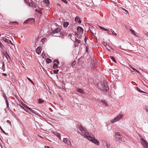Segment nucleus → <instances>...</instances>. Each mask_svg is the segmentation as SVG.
Returning a JSON list of instances; mask_svg holds the SVG:
<instances>
[{"label": "nucleus", "instance_id": "nucleus-1", "mask_svg": "<svg viewBox=\"0 0 148 148\" xmlns=\"http://www.w3.org/2000/svg\"><path fill=\"white\" fill-rule=\"evenodd\" d=\"M78 129L81 131L80 134L84 137H86L89 140L92 141L96 145H99L100 143L98 140L96 139L94 135L88 132L87 130L81 125L78 126Z\"/></svg>", "mask_w": 148, "mask_h": 148}, {"label": "nucleus", "instance_id": "nucleus-2", "mask_svg": "<svg viewBox=\"0 0 148 148\" xmlns=\"http://www.w3.org/2000/svg\"><path fill=\"white\" fill-rule=\"evenodd\" d=\"M98 90L103 94H105L109 90V88L106 82L103 81L99 82L97 84Z\"/></svg>", "mask_w": 148, "mask_h": 148}, {"label": "nucleus", "instance_id": "nucleus-3", "mask_svg": "<svg viewBox=\"0 0 148 148\" xmlns=\"http://www.w3.org/2000/svg\"><path fill=\"white\" fill-rule=\"evenodd\" d=\"M18 106L26 112H28L30 113L31 112L34 113L37 115H39V114L36 111H37V110L36 109H32L26 105L24 104L23 103H21V104H19Z\"/></svg>", "mask_w": 148, "mask_h": 148}, {"label": "nucleus", "instance_id": "nucleus-4", "mask_svg": "<svg viewBox=\"0 0 148 148\" xmlns=\"http://www.w3.org/2000/svg\"><path fill=\"white\" fill-rule=\"evenodd\" d=\"M115 137L116 140L118 142L120 143L122 141L123 136L121 133L118 132H115Z\"/></svg>", "mask_w": 148, "mask_h": 148}, {"label": "nucleus", "instance_id": "nucleus-5", "mask_svg": "<svg viewBox=\"0 0 148 148\" xmlns=\"http://www.w3.org/2000/svg\"><path fill=\"white\" fill-rule=\"evenodd\" d=\"M123 117V114H119L117 116L114 118L111 121V122L112 123H114L115 122L120 120Z\"/></svg>", "mask_w": 148, "mask_h": 148}, {"label": "nucleus", "instance_id": "nucleus-6", "mask_svg": "<svg viewBox=\"0 0 148 148\" xmlns=\"http://www.w3.org/2000/svg\"><path fill=\"white\" fill-rule=\"evenodd\" d=\"M140 141L144 148H148V143L143 138H141Z\"/></svg>", "mask_w": 148, "mask_h": 148}, {"label": "nucleus", "instance_id": "nucleus-7", "mask_svg": "<svg viewBox=\"0 0 148 148\" xmlns=\"http://www.w3.org/2000/svg\"><path fill=\"white\" fill-rule=\"evenodd\" d=\"M35 20L34 18H29L27 19L26 21H24L23 23L24 24H26L28 23V22H34Z\"/></svg>", "mask_w": 148, "mask_h": 148}, {"label": "nucleus", "instance_id": "nucleus-8", "mask_svg": "<svg viewBox=\"0 0 148 148\" xmlns=\"http://www.w3.org/2000/svg\"><path fill=\"white\" fill-rule=\"evenodd\" d=\"M64 142L67 144L68 145H71V143L70 140L67 138H64L63 140Z\"/></svg>", "mask_w": 148, "mask_h": 148}, {"label": "nucleus", "instance_id": "nucleus-9", "mask_svg": "<svg viewBox=\"0 0 148 148\" xmlns=\"http://www.w3.org/2000/svg\"><path fill=\"white\" fill-rule=\"evenodd\" d=\"M77 30L79 33L81 34L83 33L84 31L83 29L79 26L77 27Z\"/></svg>", "mask_w": 148, "mask_h": 148}, {"label": "nucleus", "instance_id": "nucleus-10", "mask_svg": "<svg viewBox=\"0 0 148 148\" xmlns=\"http://www.w3.org/2000/svg\"><path fill=\"white\" fill-rule=\"evenodd\" d=\"M81 43V41L77 39H75V47L78 46Z\"/></svg>", "mask_w": 148, "mask_h": 148}, {"label": "nucleus", "instance_id": "nucleus-11", "mask_svg": "<svg viewBox=\"0 0 148 148\" xmlns=\"http://www.w3.org/2000/svg\"><path fill=\"white\" fill-rule=\"evenodd\" d=\"M3 41L7 43H10L12 45H13V44L10 40H8L7 38H3Z\"/></svg>", "mask_w": 148, "mask_h": 148}, {"label": "nucleus", "instance_id": "nucleus-12", "mask_svg": "<svg viewBox=\"0 0 148 148\" xmlns=\"http://www.w3.org/2000/svg\"><path fill=\"white\" fill-rule=\"evenodd\" d=\"M60 31L61 29L60 28H57L56 29L52 31V33L54 34L60 32Z\"/></svg>", "mask_w": 148, "mask_h": 148}, {"label": "nucleus", "instance_id": "nucleus-13", "mask_svg": "<svg viewBox=\"0 0 148 148\" xmlns=\"http://www.w3.org/2000/svg\"><path fill=\"white\" fill-rule=\"evenodd\" d=\"M95 62L94 60L91 61L90 66L92 69H94L95 68Z\"/></svg>", "mask_w": 148, "mask_h": 148}, {"label": "nucleus", "instance_id": "nucleus-14", "mask_svg": "<svg viewBox=\"0 0 148 148\" xmlns=\"http://www.w3.org/2000/svg\"><path fill=\"white\" fill-rule=\"evenodd\" d=\"M75 21L77 23H80L81 22L80 18L78 16H77L75 18Z\"/></svg>", "mask_w": 148, "mask_h": 148}, {"label": "nucleus", "instance_id": "nucleus-15", "mask_svg": "<svg viewBox=\"0 0 148 148\" xmlns=\"http://www.w3.org/2000/svg\"><path fill=\"white\" fill-rule=\"evenodd\" d=\"M41 51V48L40 47H38L36 49V53L38 54H40Z\"/></svg>", "mask_w": 148, "mask_h": 148}, {"label": "nucleus", "instance_id": "nucleus-16", "mask_svg": "<svg viewBox=\"0 0 148 148\" xmlns=\"http://www.w3.org/2000/svg\"><path fill=\"white\" fill-rule=\"evenodd\" d=\"M118 72L119 70L117 69H114L112 71V73L115 75H117L118 74Z\"/></svg>", "mask_w": 148, "mask_h": 148}, {"label": "nucleus", "instance_id": "nucleus-17", "mask_svg": "<svg viewBox=\"0 0 148 148\" xmlns=\"http://www.w3.org/2000/svg\"><path fill=\"white\" fill-rule=\"evenodd\" d=\"M81 34L79 33H75V34L77 37L79 39H81L82 38Z\"/></svg>", "mask_w": 148, "mask_h": 148}, {"label": "nucleus", "instance_id": "nucleus-18", "mask_svg": "<svg viewBox=\"0 0 148 148\" xmlns=\"http://www.w3.org/2000/svg\"><path fill=\"white\" fill-rule=\"evenodd\" d=\"M58 64H56V63H54L53 65V68L54 69H56V68H58Z\"/></svg>", "mask_w": 148, "mask_h": 148}, {"label": "nucleus", "instance_id": "nucleus-19", "mask_svg": "<svg viewBox=\"0 0 148 148\" xmlns=\"http://www.w3.org/2000/svg\"><path fill=\"white\" fill-rule=\"evenodd\" d=\"M69 23L68 22H65L63 24L64 27H66L68 26Z\"/></svg>", "mask_w": 148, "mask_h": 148}, {"label": "nucleus", "instance_id": "nucleus-20", "mask_svg": "<svg viewBox=\"0 0 148 148\" xmlns=\"http://www.w3.org/2000/svg\"><path fill=\"white\" fill-rule=\"evenodd\" d=\"M101 102L103 104H104L106 106H108V104L107 103L105 100H102Z\"/></svg>", "mask_w": 148, "mask_h": 148}, {"label": "nucleus", "instance_id": "nucleus-21", "mask_svg": "<svg viewBox=\"0 0 148 148\" xmlns=\"http://www.w3.org/2000/svg\"><path fill=\"white\" fill-rule=\"evenodd\" d=\"M77 63V61L76 60L74 61L71 64V66L73 67H74V66H75Z\"/></svg>", "mask_w": 148, "mask_h": 148}, {"label": "nucleus", "instance_id": "nucleus-22", "mask_svg": "<svg viewBox=\"0 0 148 148\" xmlns=\"http://www.w3.org/2000/svg\"><path fill=\"white\" fill-rule=\"evenodd\" d=\"M77 91L81 93H83V91L81 88H78L77 89Z\"/></svg>", "mask_w": 148, "mask_h": 148}, {"label": "nucleus", "instance_id": "nucleus-23", "mask_svg": "<svg viewBox=\"0 0 148 148\" xmlns=\"http://www.w3.org/2000/svg\"><path fill=\"white\" fill-rule=\"evenodd\" d=\"M44 101L42 99H39L38 102L39 103H43Z\"/></svg>", "mask_w": 148, "mask_h": 148}, {"label": "nucleus", "instance_id": "nucleus-24", "mask_svg": "<svg viewBox=\"0 0 148 148\" xmlns=\"http://www.w3.org/2000/svg\"><path fill=\"white\" fill-rule=\"evenodd\" d=\"M46 62L47 63H51V60L49 58H48L46 60Z\"/></svg>", "mask_w": 148, "mask_h": 148}, {"label": "nucleus", "instance_id": "nucleus-25", "mask_svg": "<svg viewBox=\"0 0 148 148\" xmlns=\"http://www.w3.org/2000/svg\"><path fill=\"white\" fill-rule=\"evenodd\" d=\"M53 62L54 63H56V64H59V63H60V62H59V61H58V60H57V59L55 60Z\"/></svg>", "mask_w": 148, "mask_h": 148}, {"label": "nucleus", "instance_id": "nucleus-26", "mask_svg": "<svg viewBox=\"0 0 148 148\" xmlns=\"http://www.w3.org/2000/svg\"><path fill=\"white\" fill-rule=\"evenodd\" d=\"M110 58L114 62H116V60H115V58H114V57H113V56H111V58Z\"/></svg>", "mask_w": 148, "mask_h": 148}, {"label": "nucleus", "instance_id": "nucleus-27", "mask_svg": "<svg viewBox=\"0 0 148 148\" xmlns=\"http://www.w3.org/2000/svg\"><path fill=\"white\" fill-rule=\"evenodd\" d=\"M27 79L34 85V83L29 78L27 77Z\"/></svg>", "mask_w": 148, "mask_h": 148}, {"label": "nucleus", "instance_id": "nucleus-28", "mask_svg": "<svg viewBox=\"0 0 148 148\" xmlns=\"http://www.w3.org/2000/svg\"><path fill=\"white\" fill-rule=\"evenodd\" d=\"M106 48L108 50V51H110V49H112V48L110 47L109 46H107L106 47Z\"/></svg>", "mask_w": 148, "mask_h": 148}, {"label": "nucleus", "instance_id": "nucleus-29", "mask_svg": "<svg viewBox=\"0 0 148 148\" xmlns=\"http://www.w3.org/2000/svg\"><path fill=\"white\" fill-rule=\"evenodd\" d=\"M6 104L7 105V108H9V102L8 100L7 99H6Z\"/></svg>", "mask_w": 148, "mask_h": 148}, {"label": "nucleus", "instance_id": "nucleus-30", "mask_svg": "<svg viewBox=\"0 0 148 148\" xmlns=\"http://www.w3.org/2000/svg\"><path fill=\"white\" fill-rule=\"evenodd\" d=\"M46 3V5H47L49 3V0H44Z\"/></svg>", "mask_w": 148, "mask_h": 148}, {"label": "nucleus", "instance_id": "nucleus-31", "mask_svg": "<svg viewBox=\"0 0 148 148\" xmlns=\"http://www.w3.org/2000/svg\"><path fill=\"white\" fill-rule=\"evenodd\" d=\"M59 71L58 70H53V73L54 74H57L58 73V72Z\"/></svg>", "mask_w": 148, "mask_h": 148}, {"label": "nucleus", "instance_id": "nucleus-32", "mask_svg": "<svg viewBox=\"0 0 148 148\" xmlns=\"http://www.w3.org/2000/svg\"><path fill=\"white\" fill-rule=\"evenodd\" d=\"M3 97L5 98V100L6 101V99H7V97H6V95L5 94V93H3Z\"/></svg>", "mask_w": 148, "mask_h": 148}, {"label": "nucleus", "instance_id": "nucleus-33", "mask_svg": "<svg viewBox=\"0 0 148 148\" xmlns=\"http://www.w3.org/2000/svg\"><path fill=\"white\" fill-rule=\"evenodd\" d=\"M60 34L62 36H64L65 35V33L64 32H61L60 33Z\"/></svg>", "mask_w": 148, "mask_h": 148}, {"label": "nucleus", "instance_id": "nucleus-34", "mask_svg": "<svg viewBox=\"0 0 148 148\" xmlns=\"http://www.w3.org/2000/svg\"><path fill=\"white\" fill-rule=\"evenodd\" d=\"M73 35V34H69V35H68V37L69 38H71V39L72 40L71 38V37H72V35Z\"/></svg>", "mask_w": 148, "mask_h": 148}, {"label": "nucleus", "instance_id": "nucleus-35", "mask_svg": "<svg viewBox=\"0 0 148 148\" xmlns=\"http://www.w3.org/2000/svg\"><path fill=\"white\" fill-rule=\"evenodd\" d=\"M101 29H103L105 31H109V30L106 29L104 28V27H101Z\"/></svg>", "mask_w": 148, "mask_h": 148}, {"label": "nucleus", "instance_id": "nucleus-36", "mask_svg": "<svg viewBox=\"0 0 148 148\" xmlns=\"http://www.w3.org/2000/svg\"><path fill=\"white\" fill-rule=\"evenodd\" d=\"M2 69H3V71H4L5 70V67L4 65V62H3V65L2 66Z\"/></svg>", "mask_w": 148, "mask_h": 148}, {"label": "nucleus", "instance_id": "nucleus-37", "mask_svg": "<svg viewBox=\"0 0 148 148\" xmlns=\"http://www.w3.org/2000/svg\"><path fill=\"white\" fill-rule=\"evenodd\" d=\"M46 40V38H42V39H41V41L43 42L44 41H45Z\"/></svg>", "mask_w": 148, "mask_h": 148}, {"label": "nucleus", "instance_id": "nucleus-38", "mask_svg": "<svg viewBox=\"0 0 148 148\" xmlns=\"http://www.w3.org/2000/svg\"><path fill=\"white\" fill-rule=\"evenodd\" d=\"M103 45L105 46L106 47L107 46V43L105 42H103Z\"/></svg>", "mask_w": 148, "mask_h": 148}, {"label": "nucleus", "instance_id": "nucleus-39", "mask_svg": "<svg viewBox=\"0 0 148 148\" xmlns=\"http://www.w3.org/2000/svg\"><path fill=\"white\" fill-rule=\"evenodd\" d=\"M106 146L107 148H110V144H108L107 143H106Z\"/></svg>", "mask_w": 148, "mask_h": 148}, {"label": "nucleus", "instance_id": "nucleus-40", "mask_svg": "<svg viewBox=\"0 0 148 148\" xmlns=\"http://www.w3.org/2000/svg\"><path fill=\"white\" fill-rule=\"evenodd\" d=\"M130 30L131 31L132 33L134 35H136V34H135V32L134 30Z\"/></svg>", "mask_w": 148, "mask_h": 148}, {"label": "nucleus", "instance_id": "nucleus-41", "mask_svg": "<svg viewBox=\"0 0 148 148\" xmlns=\"http://www.w3.org/2000/svg\"><path fill=\"white\" fill-rule=\"evenodd\" d=\"M5 57L6 58H7V59H8L7 56H8L9 57H10L9 55H8V53H5Z\"/></svg>", "mask_w": 148, "mask_h": 148}, {"label": "nucleus", "instance_id": "nucleus-42", "mask_svg": "<svg viewBox=\"0 0 148 148\" xmlns=\"http://www.w3.org/2000/svg\"><path fill=\"white\" fill-rule=\"evenodd\" d=\"M137 90L140 92H144L143 91H141L140 90V89L138 88H137Z\"/></svg>", "mask_w": 148, "mask_h": 148}, {"label": "nucleus", "instance_id": "nucleus-43", "mask_svg": "<svg viewBox=\"0 0 148 148\" xmlns=\"http://www.w3.org/2000/svg\"><path fill=\"white\" fill-rule=\"evenodd\" d=\"M110 30H112V31L110 32V34H113V33H114V31L112 30V29H111Z\"/></svg>", "mask_w": 148, "mask_h": 148}, {"label": "nucleus", "instance_id": "nucleus-44", "mask_svg": "<svg viewBox=\"0 0 148 148\" xmlns=\"http://www.w3.org/2000/svg\"><path fill=\"white\" fill-rule=\"evenodd\" d=\"M130 67L132 70L134 71L135 69V68H134V67H132V66H130Z\"/></svg>", "mask_w": 148, "mask_h": 148}, {"label": "nucleus", "instance_id": "nucleus-45", "mask_svg": "<svg viewBox=\"0 0 148 148\" xmlns=\"http://www.w3.org/2000/svg\"><path fill=\"white\" fill-rule=\"evenodd\" d=\"M122 9L123 10H124L125 12H126L128 14V12L127 10H126L125 9H123V8H122Z\"/></svg>", "mask_w": 148, "mask_h": 148}, {"label": "nucleus", "instance_id": "nucleus-46", "mask_svg": "<svg viewBox=\"0 0 148 148\" xmlns=\"http://www.w3.org/2000/svg\"><path fill=\"white\" fill-rule=\"evenodd\" d=\"M134 71H135L137 73H140V72L139 71H138V70H136V69H135V70H134Z\"/></svg>", "mask_w": 148, "mask_h": 148}, {"label": "nucleus", "instance_id": "nucleus-47", "mask_svg": "<svg viewBox=\"0 0 148 148\" xmlns=\"http://www.w3.org/2000/svg\"><path fill=\"white\" fill-rule=\"evenodd\" d=\"M134 71H135L137 73H140V72L139 71H138V70H136V69H135V70H134Z\"/></svg>", "mask_w": 148, "mask_h": 148}, {"label": "nucleus", "instance_id": "nucleus-48", "mask_svg": "<svg viewBox=\"0 0 148 148\" xmlns=\"http://www.w3.org/2000/svg\"><path fill=\"white\" fill-rule=\"evenodd\" d=\"M3 75L5 76H7V74L5 73H3Z\"/></svg>", "mask_w": 148, "mask_h": 148}, {"label": "nucleus", "instance_id": "nucleus-49", "mask_svg": "<svg viewBox=\"0 0 148 148\" xmlns=\"http://www.w3.org/2000/svg\"><path fill=\"white\" fill-rule=\"evenodd\" d=\"M58 138L60 139V135L59 134H58Z\"/></svg>", "mask_w": 148, "mask_h": 148}, {"label": "nucleus", "instance_id": "nucleus-50", "mask_svg": "<svg viewBox=\"0 0 148 148\" xmlns=\"http://www.w3.org/2000/svg\"><path fill=\"white\" fill-rule=\"evenodd\" d=\"M146 111L148 113V107L146 108Z\"/></svg>", "mask_w": 148, "mask_h": 148}, {"label": "nucleus", "instance_id": "nucleus-51", "mask_svg": "<svg viewBox=\"0 0 148 148\" xmlns=\"http://www.w3.org/2000/svg\"><path fill=\"white\" fill-rule=\"evenodd\" d=\"M7 122H8V123H11L10 121H9V120H7Z\"/></svg>", "mask_w": 148, "mask_h": 148}, {"label": "nucleus", "instance_id": "nucleus-52", "mask_svg": "<svg viewBox=\"0 0 148 148\" xmlns=\"http://www.w3.org/2000/svg\"><path fill=\"white\" fill-rule=\"evenodd\" d=\"M107 33L108 34H110V31L109 30V31H107Z\"/></svg>", "mask_w": 148, "mask_h": 148}, {"label": "nucleus", "instance_id": "nucleus-53", "mask_svg": "<svg viewBox=\"0 0 148 148\" xmlns=\"http://www.w3.org/2000/svg\"><path fill=\"white\" fill-rule=\"evenodd\" d=\"M45 148H50V147L48 146L45 147Z\"/></svg>", "mask_w": 148, "mask_h": 148}, {"label": "nucleus", "instance_id": "nucleus-54", "mask_svg": "<svg viewBox=\"0 0 148 148\" xmlns=\"http://www.w3.org/2000/svg\"><path fill=\"white\" fill-rule=\"evenodd\" d=\"M1 130L2 131H3V132L4 133H5V132L2 130V129L1 128Z\"/></svg>", "mask_w": 148, "mask_h": 148}, {"label": "nucleus", "instance_id": "nucleus-55", "mask_svg": "<svg viewBox=\"0 0 148 148\" xmlns=\"http://www.w3.org/2000/svg\"><path fill=\"white\" fill-rule=\"evenodd\" d=\"M114 35H115V36H116V35H117V34H116V33H115L114 32Z\"/></svg>", "mask_w": 148, "mask_h": 148}, {"label": "nucleus", "instance_id": "nucleus-56", "mask_svg": "<svg viewBox=\"0 0 148 148\" xmlns=\"http://www.w3.org/2000/svg\"><path fill=\"white\" fill-rule=\"evenodd\" d=\"M38 12L39 13H41V12H40V11H38Z\"/></svg>", "mask_w": 148, "mask_h": 148}, {"label": "nucleus", "instance_id": "nucleus-57", "mask_svg": "<svg viewBox=\"0 0 148 148\" xmlns=\"http://www.w3.org/2000/svg\"><path fill=\"white\" fill-rule=\"evenodd\" d=\"M99 26V27L100 28H101V27H101V26Z\"/></svg>", "mask_w": 148, "mask_h": 148}, {"label": "nucleus", "instance_id": "nucleus-58", "mask_svg": "<svg viewBox=\"0 0 148 148\" xmlns=\"http://www.w3.org/2000/svg\"><path fill=\"white\" fill-rule=\"evenodd\" d=\"M14 22V23H18L17 22H16V21Z\"/></svg>", "mask_w": 148, "mask_h": 148}, {"label": "nucleus", "instance_id": "nucleus-59", "mask_svg": "<svg viewBox=\"0 0 148 148\" xmlns=\"http://www.w3.org/2000/svg\"><path fill=\"white\" fill-rule=\"evenodd\" d=\"M79 61H80V60H79V61H78V64H79Z\"/></svg>", "mask_w": 148, "mask_h": 148}, {"label": "nucleus", "instance_id": "nucleus-60", "mask_svg": "<svg viewBox=\"0 0 148 148\" xmlns=\"http://www.w3.org/2000/svg\"><path fill=\"white\" fill-rule=\"evenodd\" d=\"M86 51L87 52H88V50L87 49V48H86Z\"/></svg>", "mask_w": 148, "mask_h": 148}, {"label": "nucleus", "instance_id": "nucleus-61", "mask_svg": "<svg viewBox=\"0 0 148 148\" xmlns=\"http://www.w3.org/2000/svg\"><path fill=\"white\" fill-rule=\"evenodd\" d=\"M91 34H92V35L93 34V33H91Z\"/></svg>", "mask_w": 148, "mask_h": 148}, {"label": "nucleus", "instance_id": "nucleus-62", "mask_svg": "<svg viewBox=\"0 0 148 148\" xmlns=\"http://www.w3.org/2000/svg\"><path fill=\"white\" fill-rule=\"evenodd\" d=\"M114 33H113V34L114 35Z\"/></svg>", "mask_w": 148, "mask_h": 148}]
</instances>
